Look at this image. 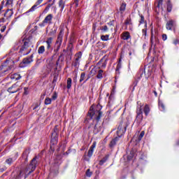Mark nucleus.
Listing matches in <instances>:
<instances>
[{
	"mask_svg": "<svg viewBox=\"0 0 179 179\" xmlns=\"http://www.w3.org/2000/svg\"><path fill=\"white\" fill-rule=\"evenodd\" d=\"M125 131L124 130V127L122 126H119L117 127V135L119 136V138H121L124 134Z\"/></svg>",
	"mask_w": 179,
	"mask_h": 179,
	"instance_id": "obj_7",
	"label": "nucleus"
},
{
	"mask_svg": "<svg viewBox=\"0 0 179 179\" xmlns=\"http://www.w3.org/2000/svg\"><path fill=\"white\" fill-rule=\"evenodd\" d=\"M117 140H118V138H117V137H116L115 139L112 140V141H110V146H114V145H115V143H116V142H117Z\"/></svg>",
	"mask_w": 179,
	"mask_h": 179,
	"instance_id": "obj_30",
	"label": "nucleus"
},
{
	"mask_svg": "<svg viewBox=\"0 0 179 179\" xmlns=\"http://www.w3.org/2000/svg\"><path fill=\"white\" fill-rule=\"evenodd\" d=\"M88 114L90 117V118H96L97 121L101 118V112L100 110L94 111V108L93 106H92L90 108V111L88 112Z\"/></svg>",
	"mask_w": 179,
	"mask_h": 179,
	"instance_id": "obj_2",
	"label": "nucleus"
},
{
	"mask_svg": "<svg viewBox=\"0 0 179 179\" xmlns=\"http://www.w3.org/2000/svg\"><path fill=\"white\" fill-rule=\"evenodd\" d=\"M22 76H20V74L15 73L10 76V79L13 80H19Z\"/></svg>",
	"mask_w": 179,
	"mask_h": 179,
	"instance_id": "obj_10",
	"label": "nucleus"
},
{
	"mask_svg": "<svg viewBox=\"0 0 179 179\" xmlns=\"http://www.w3.org/2000/svg\"><path fill=\"white\" fill-rule=\"evenodd\" d=\"M96 148V144L94 143L92 144V145L90 147V149H92L93 150H94V148Z\"/></svg>",
	"mask_w": 179,
	"mask_h": 179,
	"instance_id": "obj_45",
	"label": "nucleus"
},
{
	"mask_svg": "<svg viewBox=\"0 0 179 179\" xmlns=\"http://www.w3.org/2000/svg\"><path fill=\"white\" fill-rule=\"evenodd\" d=\"M72 87V79L69 78L67 79V89H71Z\"/></svg>",
	"mask_w": 179,
	"mask_h": 179,
	"instance_id": "obj_21",
	"label": "nucleus"
},
{
	"mask_svg": "<svg viewBox=\"0 0 179 179\" xmlns=\"http://www.w3.org/2000/svg\"><path fill=\"white\" fill-rule=\"evenodd\" d=\"M38 8V6L36 5V3L29 10V12H34L36 9Z\"/></svg>",
	"mask_w": 179,
	"mask_h": 179,
	"instance_id": "obj_26",
	"label": "nucleus"
},
{
	"mask_svg": "<svg viewBox=\"0 0 179 179\" xmlns=\"http://www.w3.org/2000/svg\"><path fill=\"white\" fill-rule=\"evenodd\" d=\"M100 131H101V127L99 124H96L94 126V132L95 134H99V132H100Z\"/></svg>",
	"mask_w": 179,
	"mask_h": 179,
	"instance_id": "obj_15",
	"label": "nucleus"
},
{
	"mask_svg": "<svg viewBox=\"0 0 179 179\" xmlns=\"http://www.w3.org/2000/svg\"><path fill=\"white\" fill-rule=\"evenodd\" d=\"M143 136H145V131H141L139 136H138V141H141L142 138H143Z\"/></svg>",
	"mask_w": 179,
	"mask_h": 179,
	"instance_id": "obj_34",
	"label": "nucleus"
},
{
	"mask_svg": "<svg viewBox=\"0 0 179 179\" xmlns=\"http://www.w3.org/2000/svg\"><path fill=\"white\" fill-rule=\"evenodd\" d=\"M36 164H37V157H34L31 162V164H29V169H31V171H29V174L30 173H32V171H34L36 170Z\"/></svg>",
	"mask_w": 179,
	"mask_h": 179,
	"instance_id": "obj_5",
	"label": "nucleus"
},
{
	"mask_svg": "<svg viewBox=\"0 0 179 179\" xmlns=\"http://www.w3.org/2000/svg\"><path fill=\"white\" fill-rule=\"evenodd\" d=\"M0 22H1V23L5 22V18L0 19Z\"/></svg>",
	"mask_w": 179,
	"mask_h": 179,
	"instance_id": "obj_48",
	"label": "nucleus"
},
{
	"mask_svg": "<svg viewBox=\"0 0 179 179\" xmlns=\"http://www.w3.org/2000/svg\"><path fill=\"white\" fill-rule=\"evenodd\" d=\"M101 40H102V41H108L110 40V35L101 36Z\"/></svg>",
	"mask_w": 179,
	"mask_h": 179,
	"instance_id": "obj_18",
	"label": "nucleus"
},
{
	"mask_svg": "<svg viewBox=\"0 0 179 179\" xmlns=\"http://www.w3.org/2000/svg\"><path fill=\"white\" fill-rule=\"evenodd\" d=\"M100 69L97 68V67H94L92 70H91V74L92 76H94L96 74H97V73L99 72Z\"/></svg>",
	"mask_w": 179,
	"mask_h": 179,
	"instance_id": "obj_19",
	"label": "nucleus"
},
{
	"mask_svg": "<svg viewBox=\"0 0 179 179\" xmlns=\"http://www.w3.org/2000/svg\"><path fill=\"white\" fill-rule=\"evenodd\" d=\"M5 30H6V26H3V27L1 29V33H3V31H5Z\"/></svg>",
	"mask_w": 179,
	"mask_h": 179,
	"instance_id": "obj_43",
	"label": "nucleus"
},
{
	"mask_svg": "<svg viewBox=\"0 0 179 179\" xmlns=\"http://www.w3.org/2000/svg\"><path fill=\"white\" fill-rule=\"evenodd\" d=\"M22 89L20 86L17 83L14 84L12 87L8 88V92L9 93H16V92H19Z\"/></svg>",
	"mask_w": 179,
	"mask_h": 179,
	"instance_id": "obj_4",
	"label": "nucleus"
},
{
	"mask_svg": "<svg viewBox=\"0 0 179 179\" xmlns=\"http://www.w3.org/2000/svg\"><path fill=\"white\" fill-rule=\"evenodd\" d=\"M2 38V35L0 34V40Z\"/></svg>",
	"mask_w": 179,
	"mask_h": 179,
	"instance_id": "obj_51",
	"label": "nucleus"
},
{
	"mask_svg": "<svg viewBox=\"0 0 179 179\" xmlns=\"http://www.w3.org/2000/svg\"><path fill=\"white\" fill-rule=\"evenodd\" d=\"M6 163L7 164H10V163H12L13 160H12V158H9L8 159H6Z\"/></svg>",
	"mask_w": 179,
	"mask_h": 179,
	"instance_id": "obj_41",
	"label": "nucleus"
},
{
	"mask_svg": "<svg viewBox=\"0 0 179 179\" xmlns=\"http://www.w3.org/2000/svg\"><path fill=\"white\" fill-rule=\"evenodd\" d=\"M51 6H52V4H48V6L43 10V13H47V12H48V10H50V8H51Z\"/></svg>",
	"mask_w": 179,
	"mask_h": 179,
	"instance_id": "obj_31",
	"label": "nucleus"
},
{
	"mask_svg": "<svg viewBox=\"0 0 179 179\" xmlns=\"http://www.w3.org/2000/svg\"><path fill=\"white\" fill-rule=\"evenodd\" d=\"M140 23H145V17L143 15H141V21Z\"/></svg>",
	"mask_w": 179,
	"mask_h": 179,
	"instance_id": "obj_39",
	"label": "nucleus"
},
{
	"mask_svg": "<svg viewBox=\"0 0 179 179\" xmlns=\"http://www.w3.org/2000/svg\"><path fill=\"white\" fill-rule=\"evenodd\" d=\"M86 176L87 177H91L92 176V172L90 171V169H87L86 172Z\"/></svg>",
	"mask_w": 179,
	"mask_h": 179,
	"instance_id": "obj_37",
	"label": "nucleus"
},
{
	"mask_svg": "<svg viewBox=\"0 0 179 179\" xmlns=\"http://www.w3.org/2000/svg\"><path fill=\"white\" fill-rule=\"evenodd\" d=\"M24 90L26 91V88H24Z\"/></svg>",
	"mask_w": 179,
	"mask_h": 179,
	"instance_id": "obj_53",
	"label": "nucleus"
},
{
	"mask_svg": "<svg viewBox=\"0 0 179 179\" xmlns=\"http://www.w3.org/2000/svg\"><path fill=\"white\" fill-rule=\"evenodd\" d=\"M44 51H45V48L44 46L39 47V48L38 50V54H43L44 52Z\"/></svg>",
	"mask_w": 179,
	"mask_h": 179,
	"instance_id": "obj_24",
	"label": "nucleus"
},
{
	"mask_svg": "<svg viewBox=\"0 0 179 179\" xmlns=\"http://www.w3.org/2000/svg\"><path fill=\"white\" fill-rule=\"evenodd\" d=\"M76 61H79L80 58H82V52H78L77 55H76Z\"/></svg>",
	"mask_w": 179,
	"mask_h": 179,
	"instance_id": "obj_28",
	"label": "nucleus"
},
{
	"mask_svg": "<svg viewBox=\"0 0 179 179\" xmlns=\"http://www.w3.org/2000/svg\"><path fill=\"white\" fill-rule=\"evenodd\" d=\"M155 96H157V92H155Z\"/></svg>",
	"mask_w": 179,
	"mask_h": 179,
	"instance_id": "obj_52",
	"label": "nucleus"
},
{
	"mask_svg": "<svg viewBox=\"0 0 179 179\" xmlns=\"http://www.w3.org/2000/svg\"><path fill=\"white\" fill-rule=\"evenodd\" d=\"M125 8H127V4L126 3H122L120 6V10L122 12V13L123 12H124L125 10Z\"/></svg>",
	"mask_w": 179,
	"mask_h": 179,
	"instance_id": "obj_27",
	"label": "nucleus"
},
{
	"mask_svg": "<svg viewBox=\"0 0 179 179\" xmlns=\"http://www.w3.org/2000/svg\"><path fill=\"white\" fill-rule=\"evenodd\" d=\"M179 41L178 39H176L173 41V44H175V45H177V44H178Z\"/></svg>",
	"mask_w": 179,
	"mask_h": 179,
	"instance_id": "obj_44",
	"label": "nucleus"
},
{
	"mask_svg": "<svg viewBox=\"0 0 179 179\" xmlns=\"http://www.w3.org/2000/svg\"><path fill=\"white\" fill-rule=\"evenodd\" d=\"M137 104L138 105L137 107V117H140L142 120L143 118V112H142V103L141 102H138Z\"/></svg>",
	"mask_w": 179,
	"mask_h": 179,
	"instance_id": "obj_6",
	"label": "nucleus"
},
{
	"mask_svg": "<svg viewBox=\"0 0 179 179\" xmlns=\"http://www.w3.org/2000/svg\"><path fill=\"white\" fill-rule=\"evenodd\" d=\"M13 66V61L7 60L0 66V75H6V72L10 71Z\"/></svg>",
	"mask_w": 179,
	"mask_h": 179,
	"instance_id": "obj_1",
	"label": "nucleus"
},
{
	"mask_svg": "<svg viewBox=\"0 0 179 179\" xmlns=\"http://www.w3.org/2000/svg\"><path fill=\"white\" fill-rule=\"evenodd\" d=\"M104 162H106V161H104V160H101V161L99 162L100 166H103V164H104Z\"/></svg>",
	"mask_w": 179,
	"mask_h": 179,
	"instance_id": "obj_46",
	"label": "nucleus"
},
{
	"mask_svg": "<svg viewBox=\"0 0 179 179\" xmlns=\"http://www.w3.org/2000/svg\"><path fill=\"white\" fill-rule=\"evenodd\" d=\"M13 0H6V6H8V5H12Z\"/></svg>",
	"mask_w": 179,
	"mask_h": 179,
	"instance_id": "obj_36",
	"label": "nucleus"
},
{
	"mask_svg": "<svg viewBox=\"0 0 179 179\" xmlns=\"http://www.w3.org/2000/svg\"><path fill=\"white\" fill-rule=\"evenodd\" d=\"M57 127L55 128V132L52 134V141H55V143H57Z\"/></svg>",
	"mask_w": 179,
	"mask_h": 179,
	"instance_id": "obj_14",
	"label": "nucleus"
},
{
	"mask_svg": "<svg viewBox=\"0 0 179 179\" xmlns=\"http://www.w3.org/2000/svg\"><path fill=\"white\" fill-rule=\"evenodd\" d=\"M173 23H174V22H173V20H170L169 22H167V24H166L167 30H171Z\"/></svg>",
	"mask_w": 179,
	"mask_h": 179,
	"instance_id": "obj_16",
	"label": "nucleus"
},
{
	"mask_svg": "<svg viewBox=\"0 0 179 179\" xmlns=\"http://www.w3.org/2000/svg\"><path fill=\"white\" fill-rule=\"evenodd\" d=\"M57 97H58V94H57V92H53L51 99L55 100L56 99H57Z\"/></svg>",
	"mask_w": 179,
	"mask_h": 179,
	"instance_id": "obj_33",
	"label": "nucleus"
},
{
	"mask_svg": "<svg viewBox=\"0 0 179 179\" xmlns=\"http://www.w3.org/2000/svg\"><path fill=\"white\" fill-rule=\"evenodd\" d=\"M5 1H2L1 4L0 5V15L2 13V10L3 9V3Z\"/></svg>",
	"mask_w": 179,
	"mask_h": 179,
	"instance_id": "obj_38",
	"label": "nucleus"
},
{
	"mask_svg": "<svg viewBox=\"0 0 179 179\" xmlns=\"http://www.w3.org/2000/svg\"><path fill=\"white\" fill-rule=\"evenodd\" d=\"M103 70L99 69L96 76L97 79H103Z\"/></svg>",
	"mask_w": 179,
	"mask_h": 179,
	"instance_id": "obj_17",
	"label": "nucleus"
},
{
	"mask_svg": "<svg viewBox=\"0 0 179 179\" xmlns=\"http://www.w3.org/2000/svg\"><path fill=\"white\" fill-rule=\"evenodd\" d=\"M85 76H86V73H82L80 75V82H83V80H85Z\"/></svg>",
	"mask_w": 179,
	"mask_h": 179,
	"instance_id": "obj_29",
	"label": "nucleus"
},
{
	"mask_svg": "<svg viewBox=\"0 0 179 179\" xmlns=\"http://www.w3.org/2000/svg\"><path fill=\"white\" fill-rule=\"evenodd\" d=\"M129 37H131V36L129 35V32H124L122 34V40H129Z\"/></svg>",
	"mask_w": 179,
	"mask_h": 179,
	"instance_id": "obj_11",
	"label": "nucleus"
},
{
	"mask_svg": "<svg viewBox=\"0 0 179 179\" xmlns=\"http://www.w3.org/2000/svg\"><path fill=\"white\" fill-rule=\"evenodd\" d=\"M171 9H173V5H171V3L170 1L167 3V10L168 12H171Z\"/></svg>",
	"mask_w": 179,
	"mask_h": 179,
	"instance_id": "obj_25",
	"label": "nucleus"
},
{
	"mask_svg": "<svg viewBox=\"0 0 179 179\" xmlns=\"http://www.w3.org/2000/svg\"><path fill=\"white\" fill-rule=\"evenodd\" d=\"M27 48H29V42L25 41L24 42V45H22V47L20 48V52L23 53V51H24L23 55H27V54H29V52H30L29 50L27 51Z\"/></svg>",
	"mask_w": 179,
	"mask_h": 179,
	"instance_id": "obj_3",
	"label": "nucleus"
},
{
	"mask_svg": "<svg viewBox=\"0 0 179 179\" xmlns=\"http://www.w3.org/2000/svg\"><path fill=\"white\" fill-rule=\"evenodd\" d=\"M93 152H94V150H93V148H90L88 151V156L90 157H92V156L93 155Z\"/></svg>",
	"mask_w": 179,
	"mask_h": 179,
	"instance_id": "obj_32",
	"label": "nucleus"
},
{
	"mask_svg": "<svg viewBox=\"0 0 179 179\" xmlns=\"http://www.w3.org/2000/svg\"><path fill=\"white\" fill-rule=\"evenodd\" d=\"M52 20V15L51 14H49L47 15V17H45L43 20V23H51Z\"/></svg>",
	"mask_w": 179,
	"mask_h": 179,
	"instance_id": "obj_9",
	"label": "nucleus"
},
{
	"mask_svg": "<svg viewBox=\"0 0 179 179\" xmlns=\"http://www.w3.org/2000/svg\"><path fill=\"white\" fill-rule=\"evenodd\" d=\"M43 0H37V1L35 3L38 6H40V4L43 2Z\"/></svg>",
	"mask_w": 179,
	"mask_h": 179,
	"instance_id": "obj_40",
	"label": "nucleus"
},
{
	"mask_svg": "<svg viewBox=\"0 0 179 179\" xmlns=\"http://www.w3.org/2000/svg\"><path fill=\"white\" fill-rule=\"evenodd\" d=\"M52 101V99H50V97H46V98L45 99L44 103H45V104L46 106H48V105L51 104Z\"/></svg>",
	"mask_w": 179,
	"mask_h": 179,
	"instance_id": "obj_20",
	"label": "nucleus"
},
{
	"mask_svg": "<svg viewBox=\"0 0 179 179\" xmlns=\"http://www.w3.org/2000/svg\"><path fill=\"white\" fill-rule=\"evenodd\" d=\"M101 30H102V31H108V27H107V25H105L103 27H101Z\"/></svg>",
	"mask_w": 179,
	"mask_h": 179,
	"instance_id": "obj_35",
	"label": "nucleus"
},
{
	"mask_svg": "<svg viewBox=\"0 0 179 179\" xmlns=\"http://www.w3.org/2000/svg\"><path fill=\"white\" fill-rule=\"evenodd\" d=\"M143 34H145V36L146 35V29H143Z\"/></svg>",
	"mask_w": 179,
	"mask_h": 179,
	"instance_id": "obj_49",
	"label": "nucleus"
},
{
	"mask_svg": "<svg viewBox=\"0 0 179 179\" xmlns=\"http://www.w3.org/2000/svg\"><path fill=\"white\" fill-rule=\"evenodd\" d=\"M143 112L145 115H148L149 113H150V107H149V105H145L144 106Z\"/></svg>",
	"mask_w": 179,
	"mask_h": 179,
	"instance_id": "obj_13",
	"label": "nucleus"
},
{
	"mask_svg": "<svg viewBox=\"0 0 179 179\" xmlns=\"http://www.w3.org/2000/svg\"><path fill=\"white\" fill-rule=\"evenodd\" d=\"M162 40H164V41H166V40H167V35L166 34L162 35Z\"/></svg>",
	"mask_w": 179,
	"mask_h": 179,
	"instance_id": "obj_42",
	"label": "nucleus"
},
{
	"mask_svg": "<svg viewBox=\"0 0 179 179\" xmlns=\"http://www.w3.org/2000/svg\"><path fill=\"white\" fill-rule=\"evenodd\" d=\"M31 62H33L31 58L24 59L22 63L20 64V66H26V65H29Z\"/></svg>",
	"mask_w": 179,
	"mask_h": 179,
	"instance_id": "obj_8",
	"label": "nucleus"
},
{
	"mask_svg": "<svg viewBox=\"0 0 179 179\" xmlns=\"http://www.w3.org/2000/svg\"><path fill=\"white\" fill-rule=\"evenodd\" d=\"M125 24H129V20H127L126 22H125Z\"/></svg>",
	"mask_w": 179,
	"mask_h": 179,
	"instance_id": "obj_50",
	"label": "nucleus"
},
{
	"mask_svg": "<svg viewBox=\"0 0 179 179\" xmlns=\"http://www.w3.org/2000/svg\"><path fill=\"white\" fill-rule=\"evenodd\" d=\"M59 6L61 8L62 10L65 8V2L62 0H60L59 2Z\"/></svg>",
	"mask_w": 179,
	"mask_h": 179,
	"instance_id": "obj_22",
	"label": "nucleus"
},
{
	"mask_svg": "<svg viewBox=\"0 0 179 179\" xmlns=\"http://www.w3.org/2000/svg\"><path fill=\"white\" fill-rule=\"evenodd\" d=\"M8 13V17H12V15H13V11H12V10H7V12L4 14V16H6Z\"/></svg>",
	"mask_w": 179,
	"mask_h": 179,
	"instance_id": "obj_23",
	"label": "nucleus"
},
{
	"mask_svg": "<svg viewBox=\"0 0 179 179\" xmlns=\"http://www.w3.org/2000/svg\"><path fill=\"white\" fill-rule=\"evenodd\" d=\"M46 43L48 50H50V48H51V44H52V38H48L46 41Z\"/></svg>",
	"mask_w": 179,
	"mask_h": 179,
	"instance_id": "obj_12",
	"label": "nucleus"
},
{
	"mask_svg": "<svg viewBox=\"0 0 179 179\" xmlns=\"http://www.w3.org/2000/svg\"><path fill=\"white\" fill-rule=\"evenodd\" d=\"M159 108H162L163 110L164 109V105L163 103L159 104Z\"/></svg>",
	"mask_w": 179,
	"mask_h": 179,
	"instance_id": "obj_47",
	"label": "nucleus"
}]
</instances>
